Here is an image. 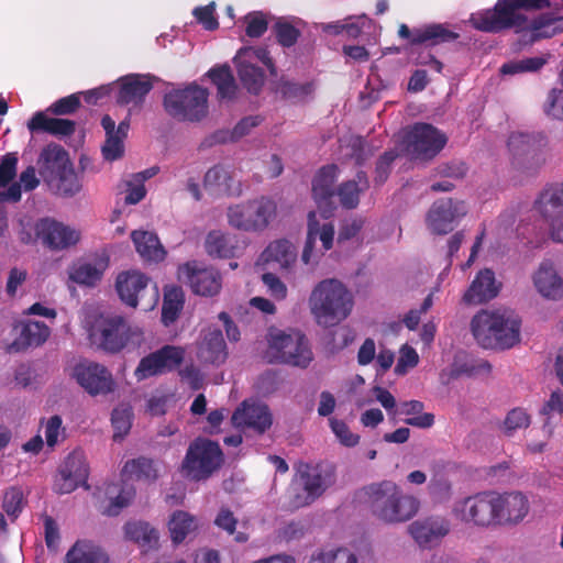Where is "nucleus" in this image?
Here are the masks:
<instances>
[{
    "label": "nucleus",
    "instance_id": "nucleus-1",
    "mask_svg": "<svg viewBox=\"0 0 563 563\" xmlns=\"http://www.w3.org/2000/svg\"><path fill=\"white\" fill-rule=\"evenodd\" d=\"M550 7V0H497L492 9L473 13L471 23L474 29L487 33H500L506 30H514L515 33L529 31V41L533 43L555 35L559 31L555 24L560 19L552 13H542L529 20L520 11H540Z\"/></svg>",
    "mask_w": 563,
    "mask_h": 563
},
{
    "label": "nucleus",
    "instance_id": "nucleus-2",
    "mask_svg": "<svg viewBox=\"0 0 563 563\" xmlns=\"http://www.w3.org/2000/svg\"><path fill=\"white\" fill-rule=\"evenodd\" d=\"M361 500L371 514L385 523H402L412 519L420 509V500L393 481H382L364 486Z\"/></svg>",
    "mask_w": 563,
    "mask_h": 563
},
{
    "label": "nucleus",
    "instance_id": "nucleus-3",
    "mask_svg": "<svg viewBox=\"0 0 563 563\" xmlns=\"http://www.w3.org/2000/svg\"><path fill=\"white\" fill-rule=\"evenodd\" d=\"M520 325L511 310H481L471 321V331L482 347L506 350L520 341Z\"/></svg>",
    "mask_w": 563,
    "mask_h": 563
},
{
    "label": "nucleus",
    "instance_id": "nucleus-4",
    "mask_svg": "<svg viewBox=\"0 0 563 563\" xmlns=\"http://www.w3.org/2000/svg\"><path fill=\"white\" fill-rule=\"evenodd\" d=\"M354 299L346 286L335 278L323 279L312 289L309 307L317 323L334 327L352 312Z\"/></svg>",
    "mask_w": 563,
    "mask_h": 563
},
{
    "label": "nucleus",
    "instance_id": "nucleus-5",
    "mask_svg": "<svg viewBox=\"0 0 563 563\" xmlns=\"http://www.w3.org/2000/svg\"><path fill=\"white\" fill-rule=\"evenodd\" d=\"M507 145L511 165L527 175L536 174L550 157L549 142L543 133L512 132Z\"/></svg>",
    "mask_w": 563,
    "mask_h": 563
},
{
    "label": "nucleus",
    "instance_id": "nucleus-6",
    "mask_svg": "<svg viewBox=\"0 0 563 563\" xmlns=\"http://www.w3.org/2000/svg\"><path fill=\"white\" fill-rule=\"evenodd\" d=\"M267 341L266 357L269 363H283L306 368L313 358L308 339L299 331L286 333L274 330L269 332Z\"/></svg>",
    "mask_w": 563,
    "mask_h": 563
},
{
    "label": "nucleus",
    "instance_id": "nucleus-7",
    "mask_svg": "<svg viewBox=\"0 0 563 563\" xmlns=\"http://www.w3.org/2000/svg\"><path fill=\"white\" fill-rule=\"evenodd\" d=\"M208 90L196 84L169 91L164 97L166 112L180 121L199 122L208 113Z\"/></svg>",
    "mask_w": 563,
    "mask_h": 563
},
{
    "label": "nucleus",
    "instance_id": "nucleus-8",
    "mask_svg": "<svg viewBox=\"0 0 563 563\" xmlns=\"http://www.w3.org/2000/svg\"><path fill=\"white\" fill-rule=\"evenodd\" d=\"M133 334L128 321L118 314H100L89 328L91 344L112 354L121 352Z\"/></svg>",
    "mask_w": 563,
    "mask_h": 563
},
{
    "label": "nucleus",
    "instance_id": "nucleus-9",
    "mask_svg": "<svg viewBox=\"0 0 563 563\" xmlns=\"http://www.w3.org/2000/svg\"><path fill=\"white\" fill-rule=\"evenodd\" d=\"M223 462V452L218 442L197 438L188 446L183 467L191 478L202 481L220 470Z\"/></svg>",
    "mask_w": 563,
    "mask_h": 563
},
{
    "label": "nucleus",
    "instance_id": "nucleus-10",
    "mask_svg": "<svg viewBox=\"0 0 563 563\" xmlns=\"http://www.w3.org/2000/svg\"><path fill=\"white\" fill-rule=\"evenodd\" d=\"M115 289L123 303L136 308L152 309L158 301L159 294L156 284L139 271H125L115 279Z\"/></svg>",
    "mask_w": 563,
    "mask_h": 563
},
{
    "label": "nucleus",
    "instance_id": "nucleus-11",
    "mask_svg": "<svg viewBox=\"0 0 563 563\" xmlns=\"http://www.w3.org/2000/svg\"><path fill=\"white\" fill-rule=\"evenodd\" d=\"M276 214V203L262 197L245 203L235 205L228 209L229 224L238 230H264Z\"/></svg>",
    "mask_w": 563,
    "mask_h": 563
},
{
    "label": "nucleus",
    "instance_id": "nucleus-12",
    "mask_svg": "<svg viewBox=\"0 0 563 563\" xmlns=\"http://www.w3.org/2000/svg\"><path fill=\"white\" fill-rule=\"evenodd\" d=\"M494 492H482L454 503L452 512L456 519L477 527L495 525Z\"/></svg>",
    "mask_w": 563,
    "mask_h": 563
},
{
    "label": "nucleus",
    "instance_id": "nucleus-13",
    "mask_svg": "<svg viewBox=\"0 0 563 563\" xmlns=\"http://www.w3.org/2000/svg\"><path fill=\"white\" fill-rule=\"evenodd\" d=\"M185 358L181 346L166 344L155 352L141 358L134 371L135 378L141 382L153 376L176 369Z\"/></svg>",
    "mask_w": 563,
    "mask_h": 563
},
{
    "label": "nucleus",
    "instance_id": "nucleus-14",
    "mask_svg": "<svg viewBox=\"0 0 563 563\" xmlns=\"http://www.w3.org/2000/svg\"><path fill=\"white\" fill-rule=\"evenodd\" d=\"M444 133L429 123H416L407 135V148L416 157L431 159L445 146Z\"/></svg>",
    "mask_w": 563,
    "mask_h": 563
},
{
    "label": "nucleus",
    "instance_id": "nucleus-15",
    "mask_svg": "<svg viewBox=\"0 0 563 563\" xmlns=\"http://www.w3.org/2000/svg\"><path fill=\"white\" fill-rule=\"evenodd\" d=\"M73 377L91 396L108 395L115 389L111 372L102 364L81 361L73 368Z\"/></svg>",
    "mask_w": 563,
    "mask_h": 563
},
{
    "label": "nucleus",
    "instance_id": "nucleus-16",
    "mask_svg": "<svg viewBox=\"0 0 563 563\" xmlns=\"http://www.w3.org/2000/svg\"><path fill=\"white\" fill-rule=\"evenodd\" d=\"M297 473L302 488L306 492L305 501L298 503L297 506L311 504L314 499L320 497L335 479L334 466L324 463L310 464L300 462L297 466Z\"/></svg>",
    "mask_w": 563,
    "mask_h": 563
},
{
    "label": "nucleus",
    "instance_id": "nucleus-17",
    "mask_svg": "<svg viewBox=\"0 0 563 563\" xmlns=\"http://www.w3.org/2000/svg\"><path fill=\"white\" fill-rule=\"evenodd\" d=\"M467 213L464 201L452 198L435 200L426 218L429 230L438 235L453 231L454 224Z\"/></svg>",
    "mask_w": 563,
    "mask_h": 563
},
{
    "label": "nucleus",
    "instance_id": "nucleus-18",
    "mask_svg": "<svg viewBox=\"0 0 563 563\" xmlns=\"http://www.w3.org/2000/svg\"><path fill=\"white\" fill-rule=\"evenodd\" d=\"M35 235L52 251H63L80 241V232L51 218H42L34 224Z\"/></svg>",
    "mask_w": 563,
    "mask_h": 563
},
{
    "label": "nucleus",
    "instance_id": "nucleus-19",
    "mask_svg": "<svg viewBox=\"0 0 563 563\" xmlns=\"http://www.w3.org/2000/svg\"><path fill=\"white\" fill-rule=\"evenodd\" d=\"M495 525H517L529 512V500L520 492L498 494L494 492Z\"/></svg>",
    "mask_w": 563,
    "mask_h": 563
},
{
    "label": "nucleus",
    "instance_id": "nucleus-20",
    "mask_svg": "<svg viewBox=\"0 0 563 563\" xmlns=\"http://www.w3.org/2000/svg\"><path fill=\"white\" fill-rule=\"evenodd\" d=\"M88 474V466L84 454L74 451L59 467L58 477L55 482L56 492L58 494H69L79 485H86Z\"/></svg>",
    "mask_w": 563,
    "mask_h": 563
},
{
    "label": "nucleus",
    "instance_id": "nucleus-21",
    "mask_svg": "<svg viewBox=\"0 0 563 563\" xmlns=\"http://www.w3.org/2000/svg\"><path fill=\"white\" fill-rule=\"evenodd\" d=\"M232 423L238 428H247L257 434L265 433L273 424V416L267 405L244 400L232 415Z\"/></svg>",
    "mask_w": 563,
    "mask_h": 563
},
{
    "label": "nucleus",
    "instance_id": "nucleus-22",
    "mask_svg": "<svg viewBox=\"0 0 563 563\" xmlns=\"http://www.w3.org/2000/svg\"><path fill=\"white\" fill-rule=\"evenodd\" d=\"M408 530L420 547L431 548L449 534L451 523L445 517L429 516L413 521Z\"/></svg>",
    "mask_w": 563,
    "mask_h": 563
},
{
    "label": "nucleus",
    "instance_id": "nucleus-23",
    "mask_svg": "<svg viewBox=\"0 0 563 563\" xmlns=\"http://www.w3.org/2000/svg\"><path fill=\"white\" fill-rule=\"evenodd\" d=\"M398 35L408 40L411 45L427 44L428 46L454 42L460 37L459 33L449 30L443 24L435 23L412 31L406 24H401Z\"/></svg>",
    "mask_w": 563,
    "mask_h": 563
},
{
    "label": "nucleus",
    "instance_id": "nucleus-24",
    "mask_svg": "<svg viewBox=\"0 0 563 563\" xmlns=\"http://www.w3.org/2000/svg\"><path fill=\"white\" fill-rule=\"evenodd\" d=\"M338 174L339 168L336 165H327L319 169L312 180V195L324 218H328L333 210L332 198L335 194L333 186Z\"/></svg>",
    "mask_w": 563,
    "mask_h": 563
},
{
    "label": "nucleus",
    "instance_id": "nucleus-25",
    "mask_svg": "<svg viewBox=\"0 0 563 563\" xmlns=\"http://www.w3.org/2000/svg\"><path fill=\"white\" fill-rule=\"evenodd\" d=\"M191 290L200 296H214L221 289V275L214 268L199 267L196 262L186 263L181 268Z\"/></svg>",
    "mask_w": 563,
    "mask_h": 563
},
{
    "label": "nucleus",
    "instance_id": "nucleus-26",
    "mask_svg": "<svg viewBox=\"0 0 563 563\" xmlns=\"http://www.w3.org/2000/svg\"><path fill=\"white\" fill-rule=\"evenodd\" d=\"M71 165L68 153L57 144L45 146L37 159L38 173L46 184H52L56 176Z\"/></svg>",
    "mask_w": 563,
    "mask_h": 563
},
{
    "label": "nucleus",
    "instance_id": "nucleus-27",
    "mask_svg": "<svg viewBox=\"0 0 563 563\" xmlns=\"http://www.w3.org/2000/svg\"><path fill=\"white\" fill-rule=\"evenodd\" d=\"M499 289L500 284L496 282L494 272L489 268H485L476 274L463 296V301L467 305L484 303L495 298Z\"/></svg>",
    "mask_w": 563,
    "mask_h": 563
},
{
    "label": "nucleus",
    "instance_id": "nucleus-28",
    "mask_svg": "<svg viewBox=\"0 0 563 563\" xmlns=\"http://www.w3.org/2000/svg\"><path fill=\"white\" fill-rule=\"evenodd\" d=\"M197 358L202 364L220 366L228 358V349L222 331H207L197 347Z\"/></svg>",
    "mask_w": 563,
    "mask_h": 563
},
{
    "label": "nucleus",
    "instance_id": "nucleus-29",
    "mask_svg": "<svg viewBox=\"0 0 563 563\" xmlns=\"http://www.w3.org/2000/svg\"><path fill=\"white\" fill-rule=\"evenodd\" d=\"M152 88L153 84L146 77L137 74L125 76L120 80L117 102L120 106L139 107L144 102Z\"/></svg>",
    "mask_w": 563,
    "mask_h": 563
},
{
    "label": "nucleus",
    "instance_id": "nucleus-30",
    "mask_svg": "<svg viewBox=\"0 0 563 563\" xmlns=\"http://www.w3.org/2000/svg\"><path fill=\"white\" fill-rule=\"evenodd\" d=\"M15 329H20L19 335L10 344L9 350L24 351L31 346H40L46 342L51 334L49 328L41 321H20Z\"/></svg>",
    "mask_w": 563,
    "mask_h": 563
},
{
    "label": "nucleus",
    "instance_id": "nucleus-31",
    "mask_svg": "<svg viewBox=\"0 0 563 563\" xmlns=\"http://www.w3.org/2000/svg\"><path fill=\"white\" fill-rule=\"evenodd\" d=\"M27 129L32 133L45 132L55 136H70L76 131V122L69 119L48 118L38 111L27 122Z\"/></svg>",
    "mask_w": 563,
    "mask_h": 563
},
{
    "label": "nucleus",
    "instance_id": "nucleus-32",
    "mask_svg": "<svg viewBox=\"0 0 563 563\" xmlns=\"http://www.w3.org/2000/svg\"><path fill=\"white\" fill-rule=\"evenodd\" d=\"M538 291L545 298L560 299L563 297V280L558 275L552 263H541L533 277Z\"/></svg>",
    "mask_w": 563,
    "mask_h": 563
},
{
    "label": "nucleus",
    "instance_id": "nucleus-33",
    "mask_svg": "<svg viewBox=\"0 0 563 563\" xmlns=\"http://www.w3.org/2000/svg\"><path fill=\"white\" fill-rule=\"evenodd\" d=\"M316 86L313 81L298 82L285 76L280 77L274 86V91L280 99L290 103H303L314 92Z\"/></svg>",
    "mask_w": 563,
    "mask_h": 563
},
{
    "label": "nucleus",
    "instance_id": "nucleus-34",
    "mask_svg": "<svg viewBox=\"0 0 563 563\" xmlns=\"http://www.w3.org/2000/svg\"><path fill=\"white\" fill-rule=\"evenodd\" d=\"M542 218L563 214V183L548 185L534 201Z\"/></svg>",
    "mask_w": 563,
    "mask_h": 563
},
{
    "label": "nucleus",
    "instance_id": "nucleus-35",
    "mask_svg": "<svg viewBox=\"0 0 563 563\" xmlns=\"http://www.w3.org/2000/svg\"><path fill=\"white\" fill-rule=\"evenodd\" d=\"M542 416H547V420L542 426V433L545 438V441L540 442H530L527 448L531 453H541L544 451L547 446V441L553 435V426L550 422V415L552 413H563V393L562 391H553L545 401L543 407L540 410Z\"/></svg>",
    "mask_w": 563,
    "mask_h": 563
},
{
    "label": "nucleus",
    "instance_id": "nucleus-36",
    "mask_svg": "<svg viewBox=\"0 0 563 563\" xmlns=\"http://www.w3.org/2000/svg\"><path fill=\"white\" fill-rule=\"evenodd\" d=\"M131 239L140 256L150 262H161L166 252L155 233L148 231H133Z\"/></svg>",
    "mask_w": 563,
    "mask_h": 563
},
{
    "label": "nucleus",
    "instance_id": "nucleus-37",
    "mask_svg": "<svg viewBox=\"0 0 563 563\" xmlns=\"http://www.w3.org/2000/svg\"><path fill=\"white\" fill-rule=\"evenodd\" d=\"M369 183L365 172L360 170L356 173L355 179L342 183L336 195L340 199L342 207L346 209H354L358 206L360 195L367 190Z\"/></svg>",
    "mask_w": 563,
    "mask_h": 563
},
{
    "label": "nucleus",
    "instance_id": "nucleus-38",
    "mask_svg": "<svg viewBox=\"0 0 563 563\" xmlns=\"http://www.w3.org/2000/svg\"><path fill=\"white\" fill-rule=\"evenodd\" d=\"M207 75L217 87L220 100H233L236 97L238 85L229 65L212 67Z\"/></svg>",
    "mask_w": 563,
    "mask_h": 563
},
{
    "label": "nucleus",
    "instance_id": "nucleus-39",
    "mask_svg": "<svg viewBox=\"0 0 563 563\" xmlns=\"http://www.w3.org/2000/svg\"><path fill=\"white\" fill-rule=\"evenodd\" d=\"M198 519L184 510H176L172 514L168 521V530L174 544H180L191 533L198 529Z\"/></svg>",
    "mask_w": 563,
    "mask_h": 563
},
{
    "label": "nucleus",
    "instance_id": "nucleus-40",
    "mask_svg": "<svg viewBox=\"0 0 563 563\" xmlns=\"http://www.w3.org/2000/svg\"><path fill=\"white\" fill-rule=\"evenodd\" d=\"M122 476L125 479L154 482L158 477V471L152 459L140 456L125 462L122 468Z\"/></svg>",
    "mask_w": 563,
    "mask_h": 563
},
{
    "label": "nucleus",
    "instance_id": "nucleus-41",
    "mask_svg": "<svg viewBox=\"0 0 563 563\" xmlns=\"http://www.w3.org/2000/svg\"><path fill=\"white\" fill-rule=\"evenodd\" d=\"M261 257L265 263L275 262L279 264L280 267L288 268L295 263L297 252L288 240L283 239L269 243Z\"/></svg>",
    "mask_w": 563,
    "mask_h": 563
},
{
    "label": "nucleus",
    "instance_id": "nucleus-42",
    "mask_svg": "<svg viewBox=\"0 0 563 563\" xmlns=\"http://www.w3.org/2000/svg\"><path fill=\"white\" fill-rule=\"evenodd\" d=\"M234 239L219 230L210 231L205 241L206 252L212 257L231 258L235 256L238 246Z\"/></svg>",
    "mask_w": 563,
    "mask_h": 563
},
{
    "label": "nucleus",
    "instance_id": "nucleus-43",
    "mask_svg": "<svg viewBox=\"0 0 563 563\" xmlns=\"http://www.w3.org/2000/svg\"><path fill=\"white\" fill-rule=\"evenodd\" d=\"M67 563H108V555L88 541H77L66 554Z\"/></svg>",
    "mask_w": 563,
    "mask_h": 563
},
{
    "label": "nucleus",
    "instance_id": "nucleus-44",
    "mask_svg": "<svg viewBox=\"0 0 563 563\" xmlns=\"http://www.w3.org/2000/svg\"><path fill=\"white\" fill-rule=\"evenodd\" d=\"M124 533L126 539L146 550L154 548L158 541L157 531L144 521L126 522Z\"/></svg>",
    "mask_w": 563,
    "mask_h": 563
},
{
    "label": "nucleus",
    "instance_id": "nucleus-45",
    "mask_svg": "<svg viewBox=\"0 0 563 563\" xmlns=\"http://www.w3.org/2000/svg\"><path fill=\"white\" fill-rule=\"evenodd\" d=\"M423 408L424 405L420 400L404 401L398 407V413L413 416L404 420L408 426L421 429L431 428L434 424V415L429 412L421 413Z\"/></svg>",
    "mask_w": 563,
    "mask_h": 563
},
{
    "label": "nucleus",
    "instance_id": "nucleus-46",
    "mask_svg": "<svg viewBox=\"0 0 563 563\" xmlns=\"http://www.w3.org/2000/svg\"><path fill=\"white\" fill-rule=\"evenodd\" d=\"M238 75L243 87L253 95H258L265 82L264 70L249 60H241L238 65Z\"/></svg>",
    "mask_w": 563,
    "mask_h": 563
},
{
    "label": "nucleus",
    "instance_id": "nucleus-47",
    "mask_svg": "<svg viewBox=\"0 0 563 563\" xmlns=\"http://www.w3.org/2000/svg\"><path fill=\"white\" fill-rule=\"evenodd\" d=\"M57 194L66 197H71L80 190V183L73 165L67 167L63 173L56 176L52 184H47Z\"/></svg>",
    "mask_w": 563,
    "mask_h": 563
},
{
    "label": "nucleus",
    "instance_id": "nucleus-48",
    "mask_svg": "<svg viewBox=\"0 0 563 563\" xmlns=\"http://www.w3.org/2000/svg\"><path fill=\"white\" fill-rule=\"evenodd\" d=\"M103 271L91 263H78L71 267L69 278L86 286H95L102 278Z\"/></svg>",
    "mask_w": 563,
    "mask_h": 563
},
{
    "label": "nucleus",
    "instance_id": "nucleus-49",
    "mask_svg": "<svg viewBox=\"0 0 563 563\" xmlns=\"http://www.w3.org/2000/svg\"><path fill=\"white\" fill-rule=\"evenodd\" d=\"M184 298L179 289H173L165 294L162 307V321L165 325L175 322L183 309Z\"/></svg>",
    "mask_w": 563,
    "mask_h": 563
},
{
    "label": "nucleus",
    "instance_id": "nucleus-50",
    "mask_svg": "<svg viewBox=\"0 0 563 563\" xmlns=\"http://www.w3.org/2000/svg\"><path fill=\"white\" fill-rule=\"evenodd\" d=\"M232 177L230 172L222 165H216L208 169L205 175L203 184L207 188H212L219 192L229 194L231 190L230 181Z\"/></svg>",
    "mask_w": 563,
    "mask_h": 563
},
{
    "label": "nucleus",
    "instance_id": "nucleus-51",
    "mask_svg": "<svg viewBox=\"0 0 563 563\" xmlns=\"http://www.w3.org/2000/svg\"><path fill=\"white\" fill-rule=\"evenodd\" d=\"M531 423V416L525 408L516 407L509 410L501 424L505 435L511 437L517 430L527 429Z\"/></svg>",
    "mask_w": 563,
    "mask_h": 563
},
{
    "label": "nucleus",
    "instance_id": "nucleus-52",
    "mask_svg": "<svg viewBox=\"0 0 563 563\" xmlns=\"http://www.w3.org/2000/svg\"><path fill=\"white\" fill-rule=\"evenodd\" d=\"M272 32L275 35L277 43L287 48L294 46L300 36V31L284 19H278L274 23Z\"/></svg>",
    "mask_w": 563,
    "mask_h": 563
},
{
    "label": "nucleus",
    "instance_id": "nucleus-53",
    "mask_svg": "<svg viewBox=\"0 0 563 563\" xmlns=\"http://www.w3.org/2000/svg\"><path fill=\"white\" fill-rule=\"evenodd\" d=\"M319 233V222L317 220V214L314 211H310L308 213V231L307 239L305 242V246L301 254V261L308 265L312 262L313 258V250L318 239Z\"/></svg>",
    "mask_w": 563,
    "mask_h": 563
},
{
    "label": "nucleus",
    "instance_id": "nucleus-54",
    "mask_svg": "<svg viewBox=\"0 0 563 563\" xmlns=\"http://www.w3.org/2000/svg\"><path fill=\"white\" fill-rule=\"evenodd\" d=\"M545 59L542 57H528L521 60L509 62L501 66L500 71L505 75H515L525 71H537L543 67Z\"/></svg>",
    "mask_w": 563,
    "mask_h": 563
},
{
    "label": "nucleus",
    "instance_id": "nucleus-55",
    "mask_svg": "<svg viewBox=\"0 0 563 563\" xmlns=\"http://www.w3.org/2000/svg\"><path fill=\"white\" fill-rule=\"evenodd\" d=\"M23 499V493L19 487H10L5 490L2 508L12 520H15L22 512Z\"/></svg>",
    "mask_w": 563,
    "mask_h": 563
},
{
    "label": "nucleus",
    "instance_id": "nucleus-56",
    "mask_svg": "<svg viewBox=\"0 0 563 563\" xmlns=\"http://www.w3.org/2000/svg\"><path fill=\"white\" fill-rule=\"evenodd\" d=\"M308 563H357L356 555L346 548L313 555Z\"/></svg>",
    "mask_w": 563,
    "mask_h": 563
},
{
    "label": "nucleus",
    "instance_id": "nucleus-57",
    "mask_svg": "<svg viewBox=\"0 0 563 563\" xmlns=\"http://www.w3.org/2000/svg\"><path fill=\"white\" fill-rule=\"evenodd\" d=\"M125 137L113 133L106 135V142L102 145L103 158L108 162H113L121 158L124 154V141Z\"/></svg>",
    "mask_w": 563,
    "mask_h": 563
},
{
    "label": "nucleus",
    "instance_id": "nucleus-58",
    "mask_svg": "<svg viewBox=\"0 0 563 563\" xmlns=\"http://www.w3.org/2000/svg\"><path fill=\"white\" fill-rule=\"evenodd\" d=\"M398 157L397 151H386L376 162L374 183L378 186L383 185L389 177L391 165Z\"/></svg>",
    "mask_w": 563,
    "mask_h": 563
},
{
    "label": "nucleus",
    "instance_id": "nucleus-59",
    "mask_svg": "<svg viewBox=\"0 0 563 563\" xmlns=\"http://www.w3.org/2000/svg\"><path fill=\"white\" fill-rule=\"evenodd\" d=\"M134 496V488L129 485H123L118 495L111 499V503L104 510V514L108 516H118L123 508L130 505Z\"/></svg>",
    "mask_w": 563,
    "mask_h": 563
},
{
    "label": "nucleus",
    "instance_id": "nucleus-60",
    "mask_svg": "<svg viewBox=\"0 0 563 563\" xmlns=\"http://www.w3.org/2000/svg\"><path fill=\"white\" fill-rule=\"evenodd\" d=\"M329 422L331 430L344 446L353 448L360 442V435L353 433L344 421L331 418Z\"/></svg>",
    "mask_w": 563,
    "mask_h": 563
},
{
    "label": "nucleus",
    "instance_id": "nucleus-61",
    "mask_svg": "<svg viewBox=\"0 0 563 563\" xmlns=\"http://www.w3.org/2000/svg\"><path fill=\"white\" fill-rule=\"evenodd\" d=\"M79 95L71 93L67 97L56 100L47 108V111L55 115H66L75 113L79 109Z\"/></svg>",
    "mask_w": 563,
    "mask_h": 563
},
{
    "label": "nucleus",
    "instance_id": "nucleus-62",
    "mask_svg": "<svg viewBox=\"0 0 563 563\" xmlns=\"http://www.w3.org/2000/svg\"><path fill=\"white\" fill-rule=\"evenodd\" d=\"M214 12L216 3L212 1L207 5L195 8L192 14L205 30L214 31L219 27V22L214 16Z\"/></svg>",
    "mask_w": 563,
    "mask_h": 563
},
{
    "label": "nucleus",
    "instance_id": "nucleus-63",
    "mask_svg": "<svg viewBox=\"0 0 563 563\" xmlns=\"http://www.w3.org/2000/svg\"><path fill=\"white\" fill-rule=\"evenodd\" d=\"M349 147L351 150L350 157L357 166L365 164L373 154L366 140L362 136L351 137Z\"/></svg>",
    "mask_w": 563,
    "mask_h": 563
},
{
    "label": "nucleus",
    "instance_id": "nucleus-64",
    "mask_svg": "<svg viewBox=\"0 0 563 563\" xmlns=\"http://www.w3.org/2000/svg\"><path fill=\"white\" fill-rule=\"evenodd\" d=\"M548 117L563 121V90L552 89L544 106Z\"/></svg>",
    "mask_w": 563,
    "mask_h": 563
}]
</instances>
